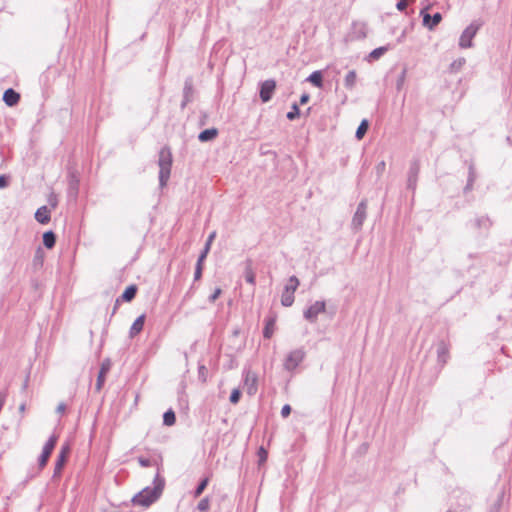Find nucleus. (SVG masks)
<instances>
[{
	"label": "nucleus",
	"instance_id": "51",
	"mask_svg": "<svg viewBox=\"0 0 512 512\" xmlns=\"http://www.w3.org/2000/svg\"><path fill=\"white\" fill-rule=\"evenodd\" d=\"M210 248H211V244L206 242L204 249L202 251L208 254L210 251Z\"/></svg>",
	"mask_w": 512,
	"mask_h": 512
},
{
	"label": "nucleus",
	"instance_id": "50",
	"mask_svg": "<svg viewBox=\"0 0 512 512\" xmlns=\"http://www.w3.org/2000/svg\"><path fill=\"white\" fill-rule=\"evenodd\" d=\"M215 236H216V232H215V231H213V232L208 236V239H207V241H206V242H207V243H210V244L212 245V242H213V240H214Z\"/></svg>",
	"mask_w": 512,
	"mask_h": 512
},
{
	"label": "nucleus",
	"instance_id": "44",
	"mask_svg": "<svg viewBox=\"0 0 512 512\" xmlns=\"http://www.w3.org/2000/svg\"><path fill=\"white\" fill-rule=\"evenodd\" d=\"M138 463L142 466V467H149L151 466V461L147 458H144V457H139L138 458Z\"/></svg>",
	"mask_w": 512,
	"mask_h": 512
},
{
	"label": "nucleus",
	"instance_id": "25",
	"mask_svg": "<svg viewBox=\"0 0 512 512\" xmlns=\"http://www.w3.org/2000/svg\"><path fill=\"white\" fill-rule=\"evenodd\" d=\"M275 320L268 319L263 330V336L267 339L271 338L274 333Z\"/></svg>",
	"mask_w": 512,
	"mask_h": 512
},
{
	"label": "nucleus",
	"instance_id": "30",
	"mask_svg": "<svg viewBox=\"0 0 512 512\" xmlns=\"http://www.w3.org/2000/svg\"><path fill=\"white\" fill-rule=\"evenodd\" d=\"M209 508H210V499L208 497H204L203 499H201L197 505V509L200 512H206L209 510Z\"/></svg>",
	"mask_w": 512,
	"mask_h": 512
},
{
	"label": "nucleus",
	"instance_id": "43",
	"mask_svg": "<svg viewBox=\"0 0 512 512\" xmlns=\"http://www.w3.org/2000/svg\"><path fill=\"white\" fill-rule=\"evenodd\" d=\"M290 413H291V407H290V405H288V404L284 405V406L282 407V409H281V415H282V417L286 418V417H288V416L290 415Z\"/></svg>",
	"mask_w": 512,
	"mask_h": 512
},
{
	"label": "nucleus",
	"instance_id": "56",
	"mask_svg": "<svg viewBox=\"0 0 512 512\" xmlns=\"http://www.w3.org/2000/svg\"><path fill=\"white\" fill-rule=\"evenodd\" d=\"M400 86H401V82H399V83L397 84V88H398V89H400Z\"/></svg>",
	"mask_w": 512,
	"mask_h": 512
},
{
	"label": "nucleus",
	"instance_id": "18",
	"mask_svg": "<svg viewBox=\"0 0 512 512\" xmlns=\"http://www.w3.org/2000/svg\"><path fill=\"white\" fill-rule=\"evenodd\" d=\"M35 219L41 223L46 224L50 221V211L46 206H42L37 209L35 213Z\"/></svg>",
	"mask_w": 512,
	"mask_h": 512
},
{
	"label": "nucleus",
	"instance_id": "47",
	"mask_svg": "<svg viewBox=\"0 0 512 512\" xmlns=\"http://www.w3.org/2000/svg\"><path fill=\"white\" fill-rule=\"evenodd\" d=\"M66 410V405L64 403H60L58 406H57V409L56 411L60 414L64 413Z\"/></svg>",
	"mask_w": 512,
	"mask_h": 512
},
{
	"label": "nucleus",
	"instance_id": "14",
	"mask_svg": "<svg viewBox=\"0 0 512 512\" xmlns=\"http://www.w3.org/2000/svg\"><path fill=\"white\" fill-rule=\"evenodd\" d=\"M20 100V95L12 88L7 89L3 94V101L6 105L12 107L16 105Z\"/></svg>",
	"mask_w": 512,
	"mask_h": 512
},
{
	"label": "nucleus",
	"instance_id": "3",
	"mask_svg": "<svg viewBox=\"0 0 512 512\" xmlns=\"http://www.w3.org/2000/svg\"><path fill=\"white\" fill-rule=\"evenodd\" d=\"M299 279L296 276H291L288 283L285 285L281 295V304L285 307H290L294 303V293L299 286Z\"/></svg>",
	"mask_w": 512,
	"mask_h": 512
},
{
	"label": "nucleus",
	"instance_id": "11",
	"mask_svg": "<svg viewBox=\"0 0 512 512\" xmlns=\"http://www.w3.org/2000/svg\"><path fill=\"white\" fill-rule=\"evenodd\" d=\"M419 171H420L419 162L413 161L410 165V169H409V173H408V181H407L408 188L415 189Z\"/></svg>",
	"mask_w": 512,
	"mask_h": 512
},
{
	"label": "nucleus",
	"instance_id": "54",
	"mask_svg": "<svg viewBox=\"0 0 512 512\" xmlns=\"http://www.w3.org/2000/svg\"><path fill=\"white\" fill-rule=\"evenodd\" d=\"M41 248L38 249L35 259L40 260L42 256H40Z\"/></svg>",
	"mask_w": 512,
	"mask_h": 512
},
{
	"label": "nucleus",
	"instance_id": "33",
	"mask_svg": "<svg viewBox=\"0 0 512 512\" xmlns=\"http://www.w3.org/2000/svg\"><path fill=\"white\" fill-rule=\"evenodd\" d=\"M56 443H57V436L52 435L48 439V441L46 442V444L44 445L43 448L48 450V451H50V452H52L54 450V448H55Z\"/></svg>",
	"mask_w": 512,
	"mask_h": 512
},
{
	"label": "nucleus",
	"instance_id": "45",
	"mask_svg": "<svg viewBox=\"0 0 512 512\" xmlns=\"http://www.w3.org/2000/svg\"><path fill=\"white\" fill-rule=\"evenodd\" d=\"M207 255H208L207 253H205V252H203V251H202V252L200 253V255H199L198 259H197V263H196V265L203 266L204 261H205V259H206Z\"/></svg>",
	"mask_w": 512,
	"mask_h": 512
},
{
	"label": "nucleus",
	"instance_id": "46",
	"mask_svg": "<svg viewBox=\"0 0 512 512\" xmlns=\"http://www.w3.org/2000/svg\"><path fill=\"white\" fill-rule=\"evenodd\" d=\"M396 8L399 11H404L407 8V2L406 1H398V3L396 4Z\"/></svg>",
	"mask_w": 512,
	"mask_h": 512
},
{
	"label": "nucleus",
	"instance_id": "52",
	"mask_svg": "<svg viewBox=\"0 0 512 512\" xmlns=\"http://www.w3.org/2000/svg\"><path fill=\"white\" fill-rule=\"evenodd\" d=\"M378 171H383L385 169V162L382 161L377 166Z\"/></svg>",
	"mask_w": 512,
	"mask_h": 512
},
{
	"label": "nucleus",
	"instance_id": "10",
	"mask_svg": "<svg viewBox=\"0 0 512 512\" xmlns=\"http://www.w3.org/2000/svg\"><path fill=\"white\" fill-rule=\"evenodd\" d=\"M68 453H69V447L68 446H63L61 448V451L57 457V461L55 463V468H54V477L56 476H59L66 461H67V456H68Z\"/></svg>",
	"mask_w": 512,
	"mask_h": 512
},
{
	"label": "nucleus",
	"instance_id": "9",
	"mask_svg": "<svg viewBox=\"0 0 512 512\" xmlns=\"http://www.w3.org/2000/svg\"><path fill=\"white\" fill-rule=\"evenodd\" d=\"M276 82L272 79L262 82L260 87V98L265 103L268 102L275 91Z\"/></svg>",
	"mask_w": 512,
	"mask_h": 512
},
{
	"label": "nucleus",
	"instance_id": "8",
	"mask_svg": "<svg viewBox=\"0 0 512 512\" xmlns=\"http://www.w3.org/2000/svg\"><path fill=\"white\" fill-rule=\"evenodd\" d=\"M428 7L423 8L420 11V15L423 18V25L429 30H433L442 20V15L437 12L433 16L427 13Z\"/></svg>",
	"mask_w": 512,
	"mask_h": 512
},
{
	"label": "nucleus",
	"instance_id": "24",
	"mask_svg": "<svg viewBox=\"0 0 512 512\" xmlns=\"http://www.w3.org/2000/svg\"><path fill=\"white\" fill-rule=\"evenodd\" d=\"M368 127H369V123L366 119L362 120L360 125L358 126L357 130H356V138L358 140L362 139L364 137V135L366 134L367 130H368Z\"/></svg>",
	"mask_w": 512,
	"mask_h": 512
},
{
	"label": "nucleus",
	"instance_id": "31",
	"mask_svg": "<svg viewBox=\"0 0 512 512\" xmlns=\"http://www.w3.org/2000/svg\"><path fill=\"white\" fill-rule=\"evenodd\" d=\"M299 115H300V110L298 108V105L293 104L291 111H289L286 116L289 120L292 121V120H295L296 118H298Z\"/></svg>",
	"mask_w": 512,
	"mask_h": 512
},
{
	"label": "nucleus",
	"instance_id": "38",
	"mask_svg": "<svg viewBox=\"0 0 512 512\" xmlns=\"http://www.w3.org/2000/svg\"><path fill=\"white\" fill-rule=\"evenodd\" d=\"M258 457H259V464H262L267 460L268 453L263 447L259 448Z\"/></svg>",
	"mask_w": 512,
	"mask_h": 512
},
{
	"label": "nucleus",
	"instance_id": "17",
	"mask_svg": "<svg viewBox=\"0 0 512 512\" xmlns=\"http://www.w3.org/2000/svg\"><path fill=\"white\" fill-rule=\"evenodd\" d=\"M110 368L109 362L102 363L101 368L99 370L97 381H96V390L100 391L104 385L106 374L108 373Z\"/></svg>",
	"mask_w": 512,
	"mask_h": 512
},
{
	"label": "nucleus",
	"instance_id": "39",
	"mask_svg": "<svg viewBox=\"0 0 512 512\" xmlns=\"http://www.w3.org/2000/svg\"><path fill=\"white\" fill-rule=\"evenodd\" d=\"M221 293H222V289L219 287L216 288L214 290V292L209 296V298H208L209 302H211V303L215 302L218 299V297L221 295Z\"/></svg>",
	"mask_w": 512,
	"mask_h": 512
},
{
	"label": "nucleus",
	"instance_id": "4",
	"mask_svg": "<svg viewBox=\"0 0 512 512\" xmlns=\"http://www.w3.org/2000/svg\"><path fill=\"white\" fill-rule=\"evenodd\" d=\"M482 26L481 21H473L461 34L459 39V46L461 48H470L472 47V39L477 34L478 30Z\"/></svg>",
	"mask_w": 512,
	"mask_h": 512
},
{
	"label": "nucleus",
	"instance_id": "7",
	"mask_svg": "<svg viewBox=\"0 0 512 512\" xmlns=\"http://www.w3.org/2000/svg\"><path fill=\"white\" fill-rule=\"evenodd\" d=\"M326 310V303L324 301H316L308 309L304 311V318L311 323L316 322L317 317L320 313H324Z\"/></svg>",
	"mask_w": 512,
	"mask_h": 512
},
{
	"label": "nucleus",
	"instance_id": "26",
	"mask_svg": "<svg viewBox=\"0 0 512 512\" xmlns=\"http://www.w3.org/2000/svg\"><path fill=\"white\" fill-rule=\"evenodd\" d=\"M176 416L173 410H168L163 415V423L167 426H172L175 424Z\"/></svg>",
	"mask_w": 512,
	"mask_h": 512
},
{
	"label": "nucleus",
	"instance_id": "1",
	"mask_svg": "<svg viewBox=\"0 0 512 512\" xmlns=\"http://www.w3.org/2000/svg\"><path fill=\"white\" fill-rule=\"evenodd\" d=\"M153 484V488L145 487L136 495H134L131 500L132 504L135 506L149 507L155 503L162 495L165 486V480L157 473Z\"/></svg>",
	"mask_w": 512,
	"mask_h": 512
},
{
	"label": "nucleus",
	"instance_id": "35",
	"mask_svg": "<svg viewBox=\"0 0 512 512\" xmlns=\"http://www.w3.org/2000/svg\"><path fill=\"white\" fill-rule=\"evenodd\" d=\"M198 374H199V379H200L203 383H204V382H206L207 374H208V370H207V368H206L204 365L199 366V368H198Z\"/></svg>",
	"mask_w": 512,
	"mask_h": 512
},
{
	"label": "nucleus",
	"instance_id": "36",
	"mask_svg": "<svg viewBox=\"0 0 512 512\" xmlns=\"http://www.w3.org/2000/svg\"><path fill=\"white\" fill-rule=\"evenodd\" d=\"M240 396H241V393L238 389H234L232 392H231V395H230V402L233 403V404H236L239 402V399H240Z\"/></svg>",
	"mask_w": 512,
	"mask_h": 512
},
{
	"label": "nucleus",
	"instance_id": "2",
	"mask_svg": "<svg viewBox=\"0 0 512 512\" xmlns=\"http://www.w3.org/2000/svg\"><path fill=\"white\" fill-rule=\"evenodd\" d=\"M158 166L159 184L161 187H164L170 178L172 166V152L168 146L162 147L159 151Z\"/></svg>",
	"mask_w": 512,
	"mask_h": 512
},
{
	"label": "nucleus",
	"instance_id": "16",
	"mask_svg": "<svg viewBox=\"0 0 512 512\" xmlns=\"http://www.w3.org/2000/svg\"><path fill=\"white\" fill-rule=\"evenodd\" d=\"M244 278L247 283L251 284L252 286H255L256 284V274L252 267V261L247 260L245 263V269H244Z\"/></svg>",
	"mask_w": 512,
	"mask_h": 512
},
{
	"label": "nucleus",
	"instance_id": "34",
	"mask_svg": "<svg viewBox=\"0 0 512 512\" xmlns=\"http://www.w3.org/2000/svg\"><path fill=\"white\" fill-rule=\"evenodd\" d=\"M387 51V47H379V48H376L374 49L371 53H370V57L373 58V59H378L380 58L385 52Z\"/></svg>",
	"mask_w": 512,
	"mask_h": 512
},
{
	"label": "nucleus",
	"instance_id": "40",
	"mask_svg": "<svg viewBox=\"0 0 512 512\" xmlns=\"http://www.w3.org/2000/svg\"><path fill=\"white\" fill-rule=\"evenodd\" d=\"M202 272H203V266L196 265L195 272H194V281H198L201 279Z\"/></svg>",
	"mask_w": 512,
	"mask_h": 512
},
{
	"label": "nucleus",
	"instance_id": "41",
	"mask_svg": "<svg viewBox=\"0 0 512 512\" xmlns=\"http://www.w3.org/2000/svg\"><path fill=\"white\" fill-rule=\"evenodd\" d=\"M477 225H478L479 227L484 226V227H486V228H489V227H490V225H491V222H490V220H489L488 218H486V217H482V218H480V219H478V220H477Z\"/></svg>",
	"mask_w": 512,
	"mask_h": 512
},
{
	"label": "nucleus",
	"instance_id": "27",
	"mask_svg": "<svg viewBox=\"0 0 512 512\" xmlns=\"http://www.w3.org/2000/svg\"><path fill=\"white\" fill-rule=\"evenodd\" d=\"M208 483H209L208 477H206L200 481V483L198 484V486L196 487V489L194 491L195 498H198L203 493V491L206 489Z\"/></svg>",
	"mask_w": 512,
	"mask_h": 512
},
{
	"label": "nucleus",
	"instance_id": "37",
	"mask_svg": "<svg viewBox=\"0 0 512 512\" xmlns=\"http://www.w3.org/2000/svg\"><path fill=\"white\" fill-rule=\"evenodd\" d=\"M465 62L466 61L464 58H459L451 64V69L457 71V70L461 69V67L465 64Z\"/></svg>",
	"mask_w": 512,
	"mask_h": 512
},
{
	"label": "nucleus",
	"instance_id": "12",
	"mask_svg": "<svg viewBox=\"0 0 512 512\" xmlns=\"http://www.w3.org/2000/svg\"><path fill=\"white\" fill-rule=\"evenodd\" d=\"M437 358L442 366L445 365L449 359V345L443 340L437 344Z\"/></svg>",
	"mask_w": 512,
	"mask_h": 512
},
{
	"label": "nucleus",
	"instance_id": "22",
	"mask_svg": "<svg viewBox=\"0 0 512 512\" xmlns=\"http://www.w3.org/2000/svg\"><path fill=\"white\" fill-rule=\"evenodd\" d=\"M56 236L52 231H47L43 234V244L46 248L51 249L55 246Z\"/></svg>",
	"mask_w": 512,
	"mask_h": 512
},
{
	"label": "nucleus",
	"instance_id": "49",
	"mask_svg": "<svg viewBox=\"0 0 512 512\" xmlns=\"http://www.w3.org/2000/svg\"><path fill=\"white\" fill-rule=\"evenodd\" d=\"M309 100V95L308 94H303L301 97H300V104H305L307 103Z\"/></svg>",
	"mask_w": 512,
	"mask_h": 512
},
{
	"label": "nucleus",
	"instance_id": "13",
	"mask_svg": "<svg viewBox=\"0 0 512 512\" xmlns=\"http://www.w3.org/2000/svg\"><path fill=\"white\" fill-rule=\"evenodd\" d=\"M245 385L249 395H253L257 391V377L254 373L247 371L245 374Z\"/></svg>",
	"mask_w": 512,
	"mask_h": 512
},
{
	"label": "nucleus",
	"instance_id": "55",
	"mask_svg": "<svg viewBox=\"0 0 512 512\" xmlns=\"http://www.w3.org/2000/svg\"><path fill=\"white\" fill-rule=\"evenodd\" d=\"M191 87H189L187 84L185 85V93L190 92Z\"/></svg>",
	"mask_w": 512,
	"mask_h": 512
},
{
	"label": "nucleus",
	"instance_id": "20",
	"mask_svg": "<svg viewBox=\"0 0 512 512\" xmlns=\"http://www.w3.org/2000/svg\"><path fill=\"white\" fill-rule=\"evenodd\" d=\"M137 293V286L136 285H130L128 286L123 294L121 295V299L126 302L132 301Z\"/></svg>",
	"mask_w": 512,
	"mask_h": 512
},
{
	"label": "nucleus",
	"instance_id": "23",
	"mask_svg": "<svg viewBox=\"0 0 512 512\" xmlns=\"http://www.w3.org/2000/svg\"><path fill=\"white\" fill-rule=\"evenodd\" d=\"M356 79V72L354 70L349 71L344 79L345 87L347 89H353L356 84Z\"/></svg>",
	"mask_w": 512,
	"mask_h": 512
},
{
	"label": "nucleus",
	"instance_id": "42",
	"mask_svg": "<svg viewBox=\"0 0 512 512\" xmlns=\"http://www.w3.org/2000/svg\"><path fill=\"white\" fill-rule=\"evenodd\" d=\"M9 184V177L6 175H0V189L6 188Z\"/></svg>",
	"mask_w": 512,
	"mask_h": 512
},
{
	"label": "nucleus",
	"instance_id": "5",
	"mask_svg": "<svg viewBox=\"0 0 512 512\" xmlns=\"http://www.w3.org/2000/svg\"><path fill=\"white\" fill-rule=\"evenodd\" d=\"M306 352L303 348H298L289 352L284 360V369L291 372L294 371L299 364L305 359Z\"/></svg>",
	"mask_w": 512,
	"mask_h": 512
},
{
	"label": "nucleus",
	"instance_id": "21",
	"mask_svg": "<svg viewBox=\"0 0 512 512\" xmlns=\"http://www.w3.org/2000/svg\"><path fill=\"white\" fill-rule=\"evenodd\" d=\"M307 81L312 83L314 86L321 88L323 86V76L321 71H314L310 76L307 78Z\"/></svg>",
	"mask_w": 512,
	"mask_h": 512
},
{
	"label": "nucleus",
	"instance_id": "29",
	"mask_svg": "<svg viewBox=\"0 0 512 512\" xmlns=\"http://www.w3.org/2000/svg\"><path fill=\"white\" fill-rule=\"evenodd\" d=\"M51 453H52V452H50V451H48V450H46V449H44V448H43L42 453H41V455H40V457H39V460H38V462H39V468H40V469H42L43 467H45V466H46V464H47V462H48V459H49V457H50Z\"/></svg>",
	"mask_w": 512,
	"mask_h": 512
},
{
	"label": "nucleus",
	"instance_id": "19",
	"mask_svg": "<svg viewBox=\"0 0 512 512\" xmlns=\"http://www.w3.org/2000/svg\"><path fill=\"white\" fill-rule=\"evenodd\" d=\"M218 130L216 128L205 129L198 135V139L201 142H208L216 138Z\"/></svg>",
	"mask_w": 512,
	"mask_h": 512
},
{
	"label": "nucleus",
	"instance_id": "53",
	"mask_svg": "<svg viewBox=\"0 0 512 512\" xmlns=\"http://www.w3.org/2000/svg\"><path fill=\"white\" fill-rule=\"evenodd\" d=\"M25 408H26L25 404H24V403H22V404L20 405V407H19V411H20L21 413H24V412H25Z\"/></svg>",
	"mask_w": 512,
	"mask_h": 512
},
{
	"label": "nucleus",
	"instance_id": "6",
	"mask_svg": "<svg viewBox=\"0 0 512 512\" xmlns=\"http://www.w3.org/2000/svg\"><path fill=\"white\" fill-rule=\"evenodd\" d=\"M367 217V200H362L352 218L351 226L355 231H360Z\"/></svg>",
	"mask_w": 512,
	"mask_h": 512
},
{
	"label": "nucleus",
	"instance_id": "15",
	"mask_svg": "<svg viewBox=\"0 0 512 512\" xmlns=\"http://www.w3.org/2000/svg\"><path fill=\"white\" fill-rule=\"evenodd\" d=\"M144 323H145V315L144 314H142L136 318V320L133 322V324L130 328V331H129V335L131 338H134L137 334H139L143 330Z\"/></svg>",
	"mask_w": 512,
	"mask_h": 512
},
{
	"label": "nucleus",
	"instance_id": "32",
	"mask_svg": "<svg viewBox=\"0 0 512 512\" xmlns=\"http://www.w3.org/2000/svg\"><path fill=\"white\" fill-rule=\"evenodd\" d=\"M56 443H57V436L52 435L48 439V441L46 442V444L44 445L43 448L48 450V451H50V452H52L54 450V448H55Z\"/></svg>",
	"mask_w": 512,
	"mask_h": 512
},
{
	"label": "nucleus",
	"instance_id": "28",
	"mask_svg": "<svg viewBox=\"0 0 512 512\" xmlns=\"http://www.w3.org/2000/svg\"><path fill=\"white\" fill-rule=\"evenodd\" d=\"M475 179H476V173H475L473 165L471 164L469 166L468 181H467V185L465 187L466 191L472 189V186H473V183H474Z\"/></svg>",
	"mask_w": 512,
	"mask_h": 512
},
{
	"label": "nucleus",
	"instance_id": "48",
	"mask_svg": "<svg viewBox=\"0 0 512 512\" xmlns=\"http://www.w3.org/2000/svg\"><path fill=\"white\" fill-rule=\"evenodd\" d=\"M77 185H78V179L75 176H72L71 181H70V187L74 189L77 187Z\"/></svg>",
	"mask_w": 512,
	"mask_h": 512
}]
</instances>
